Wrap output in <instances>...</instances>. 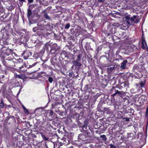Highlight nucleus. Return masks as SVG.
Here are the masks:
<instances>
[{
    "label": "nucleus",
    "instance_id": "obj_1",
    "mask_svg": "<svg viewBox=\"0 0 148 148\" xmlns=\"http://www.w3.org/2000/svg\"><path fill=\"white\" fill-rule=\"evenodd\" d=\"M137 16V15H134L130 17V15H127L125 17V21L129 26L133 25L134 23H137L139 21Z\"/></svg>",
    "mask_w": 148,
    "mask_h": 148
},
{
    "label": "nucleus",
    "instance_id": "obj_2",
    "mask_svg": "<svg viewBox=\"0 0 148 148\" xmlns=\"http://www.w3.org/2000/svg\"><path fill=\"white\" fill-rule=\"evenodd\" d=\"M90 137V134L88 131H86L84 134H80L78 136V138L82 140H88Z\"/></svg>",
    "mask_w": 148,
    "mask_h": 148
},
{
    "label": "nucleus",
    "instance_id": "obj_3",
    "mask_svg": "<svg viewBox=\"0 0 148 148\" xmlns=\"http://www.w3.org/2000/svg\"><path fill=\"white\" fill-rule=\"evenodd\" d=\"M147 99V98L146 96L144 95H142L140 97L139 100L140 101V102L143 103Z\"/></svg>",
    "mask_w": 148,
    "mask_h": 148
},
{
    "label": "nucleus",
    "instance_id": "obj_4",
    "mask_svg": "<svg viewBox=\"0 0 148 148\" xmlns=\"http://www.w3.org/2000/svg\"><path fill=\"white\" fill-rule=\"evenodd\" d=\"M73 65L75 66H77L78 67H81L82 64L79 62L74 61L73 62Z\"/></svg>",
    "mask_w": 148,
    "mask_h": 148
},
{
    "label": "nucleus",
    "instance_id": "obj_5",
    "mask_svg": "<svg viewBox=\"0 0 148 148\" xmlns=\"http://www.w3.org/2000/svg\"><path fill=\"white\" fill-rule=\"evenodd\" d=\"M127 62V61L126 60H124L121 63V68L123 69H124L126 67V64Z\"/></svg>",
    "mask_w": 148,
    "mask_h": 148
},
{
    "label": "nucleus",
    "instance_id": "obj_6",
    "mask_svg": "<svg viewBox=\"0 0 148 148\" xmlns=\"http://www.w3.org/2000/svg\"><path fill=\"white\" fill-rule=\"evenodd\" d=\"M32 12L31 10L29 8L27 10V17L29 19L30 16L32 15Z\"/></svg>",
    "mask_w": 148,
    "mask_h": 148
},
{
    "label": "nucleus",
    "instance_id": "obj_7",
    "mask_svg": "<svg viewBox=\"0 0 148 148\" xmlns=\"http://www.w3.org/2000/svg\"><path fill=\"white\" fill-rule=\"evenodd\" d=\"M17 77L21 79H25L26 78V77L25 75L22 74L18 75L17 76Z\"/></svg>",
    "mask_w": 148,
    "mask_h": 148
},
{
    "label": "nucleus",
    "instance_id": "obj_8",
    "mask_svg": "<svg viewBox=\"0 0 148 148\" xmlns=\"http://www.w3.org/2000/svg\"><path fill=\"white\" fill-rule=\"evenodd\" d=\"M18 62H17V64L19 66L20 64H21V65H23V60L22 59L20 58L18 60Z\"/></svg>",
    "mask_w": 148,
    "mask_h": 148
},
{
    "label": "nucleus",
    "instance_id": "obj_9",
    "mask_svg": "<svg viewBox=\"0 0 148 148\" xmlns=\"http://www.w3.org/2000/svg\"><path fill=\"white\" fill-rule=\"evenodd\" d=\"M82 55L81 54H79L77 56V59L75 61L79 62V61L81 60V58L82 57Z\"/></svg>",
    "mask_w": 148,
    "mask_h": 148
},
{
    "label": "nucleus",
    "instance_id": "obj_10",
    "mask_svg": "<svg viewBox=\"0 0 148 148\" xmlns=\"http://www.w3.org/2000/svg\"><path fill=\"white\" fill-rule=\"evenodd\" d=\"M142 44L143 45V46H144L145 45V46H147V45L146 44V42L145 39L143 37H142Z\"/></svg>",
    "mask_w": 148,
    "mask_h": 148
},
{
    "label": "nucleus",
    "instance_id": "obj_11",
    "mask_svg": "<svg viewBox=\"0 0 148 148\" xmlns=\"http://www.w3.org/2000/svg\"><path fill=\"white\" fill-rule=\"evenodd\" d=\"M100 137L104 141H106L107 139L106 136L105 135L100 136Z\"/></svg>",
    "mask_w": 148,
    "mask_h": 148
},
{
    "label": "nucleus",
    "instance_id": "obj_12",
    "mask_svg": "<svg viewBox=\"0 0 148 148\" xmlns=\"http://www.w3.org/2000/svg\"><path fill=\"white\" fill-rule=\"evenodd\" d=\"M115 91L117 93V94H118L120 96L124 94V92L123 91L120 92L118 90H115Z\"/></svg>",
    "mask_w": 148,
    "mask_h": 148
},
{
    "label": "nucleus",
    "instance_id": "obj_13",
    "mask_svg": "<svg viewBox=\"0 0 148 148\" xmlns=\"http://www.w3.org/2000/svg\"><path fill=\"white\" fill-rule=\"evenodd\" d=\"M114 66L112 67H110L108 68V72L109 73H110L111 71L114 69Z\"/></svg>",
    "mask_w": 148,
    "mask_h": 148
},
{
    "label": "nucleus",
    "instance_id": "obj_14",
    "mask_svg": "<svg viewBox=\"0 0 148 148\" xmlns=\"http://www.w3.org/2000/svg\"><path fill=\"white\" fill-rule=\"evenodd\" d=\"M44 16L46 19H47L48 20H50L51 18L47 14H44Z\"/></svg>",
    "mask_w": 148,
    "mask_h": 148
},
{
    "label": "nucleus",
    "instance_id": "obj_15",
    "mask_svg": "<svg viewBox=\"0 0 148 148\" xmlns=\"http://www.w3.org/2000/svg\"><path fill=\"white\" fill-rule=\"evenodd\" d=\"M4 106V102H3V101L1 100V103H0V107L1 108H3Z\"/></svg>",
    "mask_w": 148,
    "mask_h": 148
},
{
    "label": "nucleus",
    "instance_id": "obj_16",
    "mask_svg": "<svg viewBox=\"0 0 148 148\" xmlns=\"http://www.w3.org/2000/svg\"><path fill=\"white\" fill-rule=\"evenodd\" d=\"M23 108L24 110V111L25 112V113L27 114H28V110L24 106H23Z\"/></svg>",
    "mask_w": 148,
    "mask_h": 148
},
{
    "label": "nucleus",
    "instance_id": "obj_17",
    "mask_svg": "<svg viewBox=\"0 0 148 148\" xmlns=\"http://www.w3.org/2000/svg\"><path fill=\"white\" fill-rule=\"evenodd\" d=\"M145 116L148 119V107L147 108L146 110V113L145 114Z\"/></svg>",
    "mask_w": 148,
    "mask_h": 148
},
{
    "label": "nucleus",
    "instance_id": "obj_18",
    "mask_svg": "<svg viewBox=\"0 0 148 148\" xmlns=\"http://www.w3.org/2000/svg\"><path fill=\"white\" fill-rule=\"evenodd\" d=\"M145 84V82H141L139 83V84L141 87H142Z\"/></svg>",
    "mask_w": 148,
    "mask_h": 148
},
{
    "label": "nucleus",
    "instance_id": "obj_19",
    "mask_svg": "<svg viewBox=\"0 0 148 148\" xmlns=\"http://www.w3.org/2000/svg\"><path fill=\"white\" fill-rule=\"evenodd\" d=\"M109 145L110 146V148H116V146L114 145L110 144Z\"/></svg>",
    "mask_w": 148,
    "mask_h": 148
},
{
    "label": "nucleus",
    "instance_id": "obj_20",
    "mask_svg": "<svg viewBox=\"0 0 148 148\" xmlns=\"http://www.w3.org/2000/svg\"><path fill=\"white\" fill-rule=\"evenodd\" d=\"M70 26V25L69 23H67L65 26V28L66 29H68L69 28Z\"/></svg>",
    "mask_w": 148,
    "mask_h": 148
},
{
    "label": "nucleus",
    "instance_id": "obj_21",
    "mask_svg": "<svg viewBox=\"0 0 148 148\" xmlns=\"http://www.w3.org/2000/svg\"><path fill=\"white\" fill-rule=\"evenodd\" d=\"M14 8V6H11L9 7L8 10L10 11H12V10H13Z\"/></svg>",
    "mask_w": 148,
    "mask_h": 148
},
{
    "label": "nucleus",
    "instance_id": "obj_22",
    "mask_svg": "<svg viewBox=\"0 0 148 148\" xmlns=\"http://www.w3.org/2000/svg\"><path fill=\"white\" fill-rule=\"evenodd\" d=\"M21 67H19V68L20 69V70L21 71H25L24 69H22V68H23L24 67V64L23 65H21Z\"/></svg>",
    "mask_w": 148,
    "mask_h": 148
},
{
    "label": "nucleus",
    "instance_id": "obj_23",
    "mask_svg": "<svg viewBox=\"0 0 148 148\" xmlns=\"http://www.w3.org/2000/svg\"><path fill=\"white\" fill-rule=\"evenodd\" d=\"M48 80L50 83H51L53 81V79L51 77H50L49 78Z\"/></svg>",
    "mask_w": 148,
    "mask_h": 148
},
{
    "label": "nucleus",
    "instance_id": "obj_24",
    "mask_svg": "<svg viewBox=\"0 0 148 148\" xmlns=\"http://www.w3.org/2000/svg\"><path fill=\"white\" fill-rule=\"evenodd\" d=\"M42 138L45 140H48V138H46L45 136L44 135H42Z\"/></svg>",
    "mask_w": 148,
    "mask_h": 148
},
{
    "label": "nucleus",
    "instance_id": "obj_25",
    "mask_svg": "<svg viewBox=\"0 0 148 148\" xmlns=\"http://www.w3.org/2000/svg\"><path fill=\"white\" fill-rule=\"evenodd\" d=\"M53 112L52 110H50L49 112V116H51L53 114Z\"/></svg>",
    "mask_w": 148,
    "mask_h": 148
},
{
    "label": "nucleus",
    "instance_id": "obj_26",
    "mask_svg": "<svg viewBox=\"0 0 148 148\" xmlns=\"http://www.w3.org/2000/svg\"><path fill=\"white\" fill-rule=\"evenodd\" d=\"M47 10H44L42 11V13L43 14H47V13L46 12Z\"/></svg>",
    "mask_w": 148,
    "mask_h": 148
},
{
    "label": "nucleus",
    "instance_id": "obj_27",
    "mask_svg": "<svg viewBox=\"0 0 148 148\" xmlns=\"http://www.w3.org/2000/svg\"><path fill=\"white\" fill-rule=\"evenodd\" d=\"M37 29H38L36 27H34L33 29V30L34 32H36L37 30Z\"/></svg>",
    "mask_w": 148,
    "mask_h": 148
},
{
    "label": "nucleus",
    "instance_id": "obj_28",
    "mask_svg": "<svg viewBox=\"0 0 148 148\" xmlns=\"http://www.w3.org/2000/svg\"><path fill=\"white\" fill-rule=\"evenodd\" d=\"M36 64V62H35L34 63V64H33L32 65H29V67H32L34 66Z\"/></svg>",
    "mask_w": 148,
    "mask_h": 148
},
{
    "label": "nucleus",
    "instance_id": "obj_29",
    "mask_svg": "<svg viewBox=\"0 0 148 148\" xmlns=\"http://www.w3.org/2000/svg\"><path fill=\"white\" fill-rule=\"evenodd\" d=\"M105 0H98L99 2L103 3L104 2Z\"/></svg>",
    "mask_w": 148,
    "mask_h": 148
},
{
    "label": "nucleus",
    "instance_id": "obj_30",
    "mask_svg": "<svg viewBox=\"0 0 148 148\" xmlns=\"http://www.w3.org/2000/svg\"><path fill=\"white\" fill-rule=\"evenodd\" d=\"M125 121H130L129 119L128 118H125Z\"/></svg>",
    "mask_w": 148,
    "mask_h": 148
},
{
    "label": "nucleus",
    "instance_id": "obj_31",
    "mask_svg": "<svg viewBox=\"0 0 148 148\" xmlns=\"http://www.w3.org/2000/svg\"><path fill=\"white\" fill-rule=\"evenodd\" d=\"M29 2V3H32L33 1V0H28Z\"/></svg>",
    "mask_w": 148,
    "mask_h": 148
},
{
    "label": "nucleus",
    "instance_id": "obj_32",
    "mask_svg": "<svg viewBox=\"0 0 148 148\" xmlns=\"http://www.w3.org/2000/svg\"><path fill=\"white\" fill-rule=\"evenodd\" d=\"M117 94V93L116 92H115V93H114V94H113L112 95L113 96V97H114V96H115Z\"/></svg>",
    "mask_w": 148,
    "mask_h": 148
},
{
    "label": "nucleus",
    "instance_id": "obj_33",
    "mask_svg": "<svg viewBox=\"0 0 148 148\" xmlns=\"http://www.w3.org/2000/svg\"><path fill=\"white\" fill-rule=\"evenodd\" d=\"M36 1L37 3H40V0H36Z\"/></svg>",
    "mask_w": 148,
    "mask_h": 148
},
{
    "label": "nucleus",
    "instance_id": "obj_34",
    "mask_svg": "<svg viewBox=\"0 0 148 148\" xmlns=\"http://www.w3.org/2000/svg\"><path fill=\"white\" fill-rule=\"evenodd\" d=\"M37 109H36L34 110V113H35V112H36V111L37 110Z\"/></svg>",
    "mask_w": 148,
    "mask_h": 148
},
{
    "label": "nucleus",
    "instance_id": "obj_35",
    "mask_svg": "<svg viewBox=\"0 0 148 148\" xmlns=\"http://www.w3.org/2000/svg\"><path fill=\"white\" fill-rule=\"evenodd\" d=\"M21 1H25V0H19Z\"/></svg>",
    "mask_w": 148,
    "mask_h": 148
},
{
    "label": "nucleus",
    "instance_id": "obj_36",
    "mask_svg": "<svg viewBox=\"0 0 148 148\" xmlns=\"http://www.w3.org/2000/svg\"><path fill=\"white\" fill-rule=\"evenodd\" d=\"M40 24H39V23H38L37 24V25L38 26H40Z\"/></svg>",
    "mask_w": 148,
    "mask_h": 148
}]
</instances>
